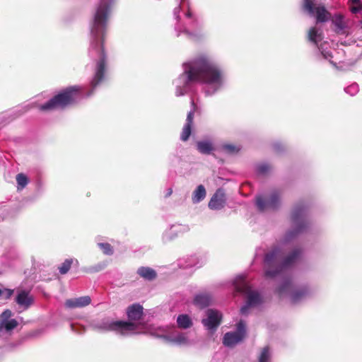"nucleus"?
Returning <instances> with one entry per match:
<instances>
[{
	"instance_id": "1",
	"label": "nucleus",
	"mask_w": 362,
	"mask_h": 362,
	"mask_svg": "<svg viewBox=\"0 0 362 362\" xmlns=\"http://www.w3.org/2000/svg\"><path fill=\"white\" fill-rule=\"evenodd\" d=\"M291 228L285 233L281 246L268 252L264 259V276L268 279L281 280L275 292L279 298L288 297L291 304L298 305L310 298L314 290L308 282H295L288 270L303 257V250L295 247L286 256L281 247L306 233L310 226L308 206L304 202L296 203L291 213Z\"/></svg>"
},
{
	"instance_id": "2",
	"label": "nucleus",
	"mask_w": 362,
	"mask_h": 362,
	"mask_svg": "<svg viewBox=\"0 0 362 362\" xmlns=\"http://www.w3.org/2000/svg\"><path fill=\"white\" fill-rule=\"evenodd\" d=\"M114 0H100L93 20L90 23L89 56L95 60L93 78L89 86H70L59 93L40 106L42 111L62 109L78 102L83 98L91 96L96 88L102 84L107 76V59L104 49V42L107 30L108 21L111 16Z\"/></svg>"
},
{
	"instance_id": "3",
	"label": "nucleus",
	"mask_w": 362,
	"mask_h": 362,
	"mask_svg": "<svg viewBox=\"0 0 362 362\" xmlns=\"http://www.w3.org/2000/svg\"><path fill=\"white\" fill-rule=\"evenodd\" d=\"M183 73L173 81L176 96L188 93L195 83L202 86L206 96H213L226 86L227 76L223 67L212 57L202 54L183 64Z\"/></svg>"
},
{
	"instance_id": "4",
	"label": "nucleus",
	"mask_w": 362,
	"mask_h": 362,
	"mask_svg": "<svg viewBox=\"0 0 362 362\" xmlns=\"http://www.w3.org/2000/svg\"><path fill=\"white\" fill-rule=\"evenodd\" d=\"M180 11L185 13V23H177L175 30L177 37L184 35L187 38L198 41L203 39L206 35L204 22L194 16L189 10L188 0H180L179 5L173 10V15L175 19L178 20Z\"/></svg>"
},
{
	"instance_id": "5",
	"label": "nucleus",
	"mask_w": 362,
	"mask_h": 362,
	"mask_svg": "<svg viewBox=\"0 0 362 362\" xmlns=\"http://www.w3.org/2000/svg\"><path fill=\"white\" fill-rule=\"evenodd\" d=\"M233 286L235 293L246 296V303L240 308L242 315H247L251 308H255L263 303V297L257 291L252 290L243 276H238L233 281Z\"/></svg>"
},
{
	"instance_id": "6",
	"label": "nucleus",
	"mask_w": 362,
	"mask_h": 362,
	"mask_svg": "<svg viewBox=\"0 0 362 362\" xmlns=\"http://www.w3.org/2000/svg\"><path fill=\"white\" fill-rule=\"evenodd\" d=\"M94 329L102 332H114L123 337L135 333L137 326L132 322L115 320L110 317H103L93 322Z\"/></svg>"
},
{
	"instance_id": "7",
	"label": "nucleus",
	"mask_w": 362,
	"mask_h": 362,
	"mask_svg": "<svg viewBox=\"0 0 362 362\" xmlns=\"http://www.w3.org/2000/svg\"><path fill=\"white\" fill-rule=\"evenodd\" d=\"M282 191L272 189L267 194H258L255 197V204L260 211L267 209L276 210L279 208L281 202Z\"/></svg>"
},
{
	"instance_id": "8",
	"label": "nucleus",
	"mask_w": 362,
	"mask_h": 362,
	"mask_svg": "<svg viewBox=\"0 0 362 362\" xmlns=\"http://www.w3.org/2000/svg\"><path fill=\"white\" fill-rule=\"evenodd\" d=\"M308 37L310 42L317 46L318 55L322 57L325 59L329 60L332 64L331 61L332 55L330 49H328V44L323 42L319 45L323 39L322 30L316 27H313L308 31Z\"/></svg>"
},
{
	"instance_id": "9",
	"label": "nucleus",
	"mask_w": 362,
	"mask_h": 362,
	"mask_svg": "<svg viewBox=\"0 0 362 362\" xmlns=\"http://www.w3.org/2000/svg\"><path fill=\"white\" fill-rule=\"evenodd\" d=\"M246 325L243 320H240L236 325L235 332H226L223 338V344L228 347H233L242 341L246 337Z\"/></svg>"
},
{
	"instance_id": "10",
	"label": "nucleus",
	"mask_w": 362,
	"mask_h": 362,
	"mask_svg": "<svg viewBox=\"0 0 362 362\" xmlns=\"http://www.w3.org/2000/svg\"><path fill=\"white\" fill-rule=\"evenodd\" d=\"M221 312L215 309H207L205 311V317L202 320V324L211 334L214 333L222 322Z\"/></svg>"
},
{
	"instance_id": "11",
	"label": "nucleus",
	"mask_w": 362,
	"mask_h": 362,
	"mask_svg": "<svg viewBox=\"0 0 362 362\" xmlns=\"http://www.w3.org/2000/svg\"><path fill=\"white\" fill-rule=\"evenodd\" d=\"M303 8L310 16H315L317 22H326L329 13L324 6H315L312 0H303Z\"/></svg>"
},
{
	"instance_id": "12",
	"label": "nucleus",
	"mask_w": 362,
	"mask_h": 362,
	"mask_svg": "<svg viewBox=\"0 0 362 362\" xmlns=\"http://www.w3.org/2000/svg\"><path fill=\"white\" fill-rule=\"evenodd\" d=\"M189 227L187 224L175 223L165 229L162 235V241L163 243H168L177 237L189 232Z\"/></svg>"
},
{
	"instance_id": "13",
	"label": "nucleus",
	"mask_w": 362,
	"mask_h": 362,
	"mask_svg": "<svg viewBox=\"0 0 362 362\" xmlns=\"http://www.w3.org/2000/svg\"><path fill=\"white\" fill-rule=\"evenodd\" d=\"M14 301L18 305V312L27 310L34 303V298L28 291L19 289L16 291Z\"/></svg>"
},
{
	"instance_id": "14",
	"label": "nucleus",
	"mask_w": 362,
	"mask_h": 362,
	"mask_svg": "<svg viewBox=\"0 0 362 362\" xmlns=\"http://www.w3.org/2000/svg\"><path fill=\"white\" fill-rule=\"evenodd\" d=\"M12 316V312L8 309L5 310L0 315V327L6 333H10L18 325V322L16 320L11 319Z\"/></svg>"
},
{
	"instance_id": "15",
	"label": "nucleus",
	"mask_w": 362,
	"mask_h": 362,
	"mask_svg": "<svg viewBox=\"0 0 362 362\" xmlns=\"http://www.w3.org/2000/svg\"><path fill=\"white\" fill-rule=\"evenodd\" d=\"M226 204V197L223 189H218L209 202V208L211 210H221Z\"/></svg>"
},
{
	"instance_id": "16",
	"label": "nucleus",
	"mask_w": 362,
	"mask_h": 362,
	"mask_svg": "<svg viewBox=\"0 0 362 362\" xmlns=\"http://www.w3.org/2000/svg\"><path fill=\"white\" fill-rule=\"evenodd\" d=\"M160 337L168 342L177 345H187L189 344L187 334L176 330L171 334L162 335Z\"/></svg>"
},
{
	"instance_id": "17",
	"label": "nucleus",
	"mask_w": 362,
	"mask_h": 362,
	"mask_svg": "<svg viewBox=\"0 0 362 362\" xmlns=\"http://www.w3.org/2000/svg\"><path fill=\"white\" fill-rule=\"evenodd\" d=\"M91 303V298L88 296H81L75 298L67 299L65 301V306L68 308H83Z\"/></svg>"
},
{
	"instance_id": "18",
	"label": "nucleus",
	"mask_w": 362,
	"mask_h": 362,
	"mask_svg": "<svg viewBox=\"0 0 362 362\" xmlns=\"http://www.w3.org/2000/svg\"><path fill=\"white\" fill-rule=\"evenodd\" d=\"M193 119H194V112L193 111H190L188 112L186 123L185 124L182 133L180 134V139L183 141H186L189 139L192 129L193 124Z\"/></svg>"
},
{
	"instance_id": "19",
	"label": "nucleus",
	"mask_w": 362,
	"mask_h": 362,
	"mask_svg": "<svg viewBox=\"0 0 362 362\" xmlns=\"http://www.w3.org/2000/svg\"><path fill=\"white\" fill-rule=\"evenodd\" d=\"M203 262L199 263L198 257L196 255H192L187 258L180 259L177 262V265L180 268L187 269L191 267H200Z\"/></svg>"
},
{
	"instance_id": "20",
	"label": "nucleus",
	"mask_w": 362,
	"mask_h": 362,
	"mask_svg": "<svg viewBox=\"0 0 362 362\" xmlns=\"http://www.w3.org/2000/svg\"><path fill=\"white\" fill-rule=\"evenodd\" d=\"M127 314L130 321L139 320L143 315V307L139 304H133L128 307Z\"/></svg>"
},
{
	"instance_id": "21",
	"label": "nucleus",
	"mask_w": 362,
	"mask_h": 362,
	"mask_svg": "<svg viewBox=\"0 0 362 362\" xmlns=\"http://www.w3.org/2000/svg\"><path fill=\"white\" fill-rule=\"evenodd\" d=\"M136 273L138 275L147 281H153L157 277V272L149 267H140Z\"/></svg>"
},
{
	"instance_id": "22",
	"label": "nucleus",
	"mask_w": 362,
	"mask_h": 362,
	"mask_svg": "<svg viewBox=\"0 0 362 362\" xmlns=\"http://www.w3.org/2000/svg\"><path fill=\"white\" fill-rule=\"evenodd\" d=\"M176 323L177 328L181 329H187L193 326L192 319L187 314L177 315Z\"/></svg>"
},
{
	"instance_id": "23",
	"label": "nucleus",
	"mask_w": 362,
	"mask_h": 362,
	"mask_svg": "<svg viewBox=\"0 0 362 362\" xmlns=\"http://www.w3.org/2000/svg\"><path fill=\"white\" fill-rule=\"evenodd\" d=\"M211 297L208 293L197 294L193 300L194 304L199 308H204L210 305Z\"/></svg>"
},
{
	"instance_id": "24",
	"label": "nucleus",
	"mask_w": 362,
	"mask_h": 362,
	"mask_svg": "<svg viewBox=\"0 0 362 362\" xmlns=\"http://www.w3.org/2000/svg\"><path fill=\"white\" fill-rule=\"evenodd\" d=\"M206 195V192L204 186L199 185L192 193V201L194 204H198L204 199Z\"/></svg>"
},
{
	"instance_id": "25",
	"label": "nucleus",
	"mask_w": 362,
	"mask_h": 362,
	"mask_svg": "<svg viewBox=\"0 0 362 362\" xmlns=\"http://www.w3.org/2000/svg\"><path fill=\"white\" fill-rule=\"evenodd\" d=\"M197 148L199 152L202 154L209 155L214 151L212 143L209 141H201L197 143Z\"/></svg>"
},
{
	"instance_id": "26",
	"label": "nucleus",
	"mask_w": 362,
	"mask_h": 362,
	"mask_svg": "<svg viewBox=\"0 0 362 362\" xmlns=\"http://www.w3.org/2000/svg\"><path fill=\"white\" fill-rule=\"evenodd\" d=\"M258 362H272V351L269 346H266L261 349L258 356Z\"/></svg>"
},
{
	"instance_id": "27",
	"label": "nucleus",
	"mask_w": 362,
	"mask_h": 362,
	"mask_svg": "<svg viewBox=\"0 0 362 362\" xmlns=\"http://www.w3.org/2000/svg\"><path fill=\"white\" fill-rule=\"evenodd\" d=\"M332 23L335 26V31L337 33H344V30L346 26L344 21V18L341 15H336L332 20Z\"/></svg>"
},
{
	"instance_id": "28",
	"label": "nucleus",
	"mask_w": 362,
	"mask_h": 362,
	"mask_svg": "<svg viewBox=\"0 0 362 362\" xmlns=\"http://www.w3.org/2000/svg\"><path fill=\"white\" fill-rule=\"evenodd\" d=\"M18 190H22L28 184L29 180L23 173H18L16 177Z\"/></svg>"
},
{
	"instance_id": "29",
	"label": "nucleus",
	"mask_w": 362,
	"mask_h": 362,
	"mask_svg": "<svg viewBox=\"0 0 362 362\" xmlns=\"http://www.w3.org/2000/svg\"><path fill=\"white\" fill-rule=\"evenodd\" d=\"M76 262V264H78V262L77 259H66L62 264L60 267H59V271L60 272V274H66L69 270L71 268V264L74 263V262Z\"/></svg>"
},
{
	"instance_id": "30",
	"label": "nucleus",
	"mask_w": 362,
	"mask_h": 362,
	"mask_svg": "<svg viewBox=\"0 0 362 362\" xmlns=\"http://www.w3.org/2000/svg\"><path fill=\"white\" fill-rule=\"evenodd\" d=\"M222 150L227 153H236L240 150V146L232 144H226L222 146Z\"/></svg>"
},
{
	"instance_id": "31",
	"label": "nucleus",
	"mask_w": 362,
	"mask_h": 362,
	"mask_svg": "<svg viewBox=\"0 0 362 362\" xmlns=\"http://www.w3.org/2000/svg\"><path fill=\"white\" fill-rule=\"evenodd\" d=\"M270 170L271 166L266 163H259L256 165V172L260 175H266Z\"/></svg>"
},
{
	"instance_id": "32",
	"label": "nucleus",
	"mask_w": 362,
	"mask_h": 362,
	"mask_svg": "<svg viewBox=\"0 0 362 362\" xmlns=\"http://www.w3.org/2000/svg\"><path fill=\"white\" fill-rule=\"evenodd\" d=\"M98 246L103 250L105 255H112L114 252L112 247L107 243H98Z\"/></svg>"
},
{
	"instance_id": "33",
	"label": "nucleus",
	"mask_w": 362,
	"mask_h": 362,
	"mask_svg": "<svg viewBox=\"0 0 362 362\" xmlns=\"http://www.w3.org/2000/svg\"><path fill=\"white\" fill-rule=\"evenodd\" d=\"M358 85L356 83H352L344 88V91L351 96L356 95L358 93Z\"/></svg>"
},
{
	"instance_id": "34",
	"label": "nucleus",
	"mask_w": 362,
	"mask_h": 362,
	"mask_svg": "<svg viewBox=\"0 0 362 362\" xmlns=\"http://www.w3.org/2000/svg\"><path fill=\"white\" fill-rule=\"evenodd\" d=\"M14 290L9 288H0V298L9 299L13 293Z\"/></svg>"
},
{
	"instance_id": "35",
	"label": "nucleus",
	"mask_w": 362,
	"mask_h": 362,
	"mask_svg": "<svg viewBox=\"0 0 362 362\" xmlns=\"http://www.w3.org/2000/svg\"><path fill=\"white\" fill-rule=\"evenodd\" d=\"M9 215L8 209L4 205L0 206V221H4Z\"/></svg>"
},
{
	"instance_id": "36",
	"label": "nucleus",
	"mask_w": 362,
	"mask_h": 362,
	"mask_svg": "<svg viewBox=\"0 0 362 362\" xmlns=\"http://www.w3.org/2000/svg\"><path fill=\"white\" fill-rule=\"evenodd\" d=\"M105 267H106L105 263H104V262L98 263V264L90 267L89 269V271L90 272H98L103 270V269H105Z\"/></svg>"
},
{
	"instance_id": "37",
	"label": "nucleus",
	"mask_w": 362,
	"mask_h": 362,
	"mask_svg": "<svg viewBox=\"0 0 362 362\" xmlns=\"http://www.w3.org/2000/svg\"><path fill=\"white\" fill-rule=\"evenodd\" d=\"M273 148L275 151L279 153L284 149V146L280 141H276L273 144Z\"/></svg>"
},
{
	"instance_id": "38",
	"label": "nucleus",
	"mask_w": 362,
	"mask_h": 362,
	"mask_svg": "<svg viewBox=\"0 0 362 362\" xmlns=\"http://www.w3.org/2000/svg\"><path fill=\"white\" fill-rule=\"evenodd\" d=\"M361 9V6L360 4H356L355 6L351 8V12L354 13H356L359 12Z\"/></svg>"
},
{
	"instance_id": "39",
	"label": "nucleus",
	"mask_w": 362,
	"mask_h": 362,
	"mask_svg": "<svg viewBox=\"0 0 362 362\" xmlns=\"http://www.w3.org/2000/svg\"><path fill=\"white\" fill-rule=\"evenodd\" d=\"M172 192H173L172 189H170H170H168V192H167V193H166V194H165V197H168L170 196V195H171V194H172Z\"/></svg>"
},
{
	"instance_id": "40",
	"label": "nucleus",
	"mask_w": 362,
	"mask_h": 362,
	"mask_svg": "<svg viewBox=\"0 0 362 362\" xmlns=\"http://www.w3.org/2000/svg\"><path fill=\"white\" fill-rule=\"evenodd\" d=\"M352 2L354 4H359V0H352Z\"/></svg>"
},
{
	"instance_id": "41",
	"label": "nucleus",
	"mask_w": 362,
	"mask_h": 362,
	"mask_svg": "<svg viewBox=\"0 0 362 362\" xmlns=\"http://www.w3.org/2000/svg\"><path fill=\"white\" fill-rule=\"evenodd\" d=\"M3 332H4L3 331L2 328L0 327V335H1Z\"/></svg>"
}]
</instances>
